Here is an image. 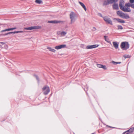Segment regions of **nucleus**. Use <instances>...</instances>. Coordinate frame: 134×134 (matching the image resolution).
Here are the masks:
<instances>
[{"instance_id":"nucleus-14","label":"nucleus","mask_w":134,"mask_h":134,"mask_svg":"<svg viewBox=\"0 0 134 134\" xmlns=\"http://www.w3.org/2000/svg\"><path fill=\"white\" fill-rule=\"evenodd\" d=\"M114 20H116L118 22L120 23H125V21L122 20L119 18H115Z\"/></svg>"},{"instance_id":"nucleus-33","label":"nucleus","mask_w":134,"mask_h":134,"mask_svg":"<svg viewBox=\"0 0 134 134\" xmlns=\"http://www.w3.org/2000/svg\"><path fill=\"white\" fill-rule=\"evenodd\" d=\"M0 43H1V44H3L5 43H4L3 42H1Z\"/></svg>"},{"instance_id":"nucleus-20","label":"nucleus","mask_w":134,"mask_h":134,"mask_svg":"<svg viewBox=\"0 0 134 134\" xmlns=\"http://www.w3.org/2000/svg\"><path fill=\"white\" fill-rule=\"evenodd\" d=\"M118 0H108V3H112L114 2H115L118 1Z\"/></svg>"},{"instance_id":"nucleus-30","label":"nucleus","mask_w":134,"mask_h":134,"mask_svg":"<svg viewBox=\"0 0 134 134\" xmlns=\"http://www.w3.org/2000/svg\"><path fill=\"white\" fill-rule=\"evenodd\" d=\"M129 2L131 4L134 3V0H129Z\"/></svg>"},{"instance_id":"nucleus-3","label":"nucleus","mask_w":134,"mask_h":134,"mask_svg":"<svg viewBox=\"0 0 134 134\" xmlns=\"http://www.w3.org/2000/svg\"><path fill=\"white\" fill-rule=\"evenodd\" d=\"M42 90L44 95H47L50 91L49 87L47 86H44L42 88Z\"/></svg>"},{"instance_id":"nucleus-10","label":"nucleus","mask_w":134,"mask_h":134,"mask_svg":"<svg viewBox=\"0 0 134 134\" xmlns=\"http://www.w3.org/2000/svg\"><path fill=\"white\" fill-rule=\"evenodd\" d=\"M23 32L22 31H14V32H8V33L5 34H4V35H4V36H5V35L9 34H13V33L15 34L16 33L22 32ZM2 35H0V36Z\"/></svg>"},{"instance_id":"nucleus-24","label":"nucleus","mask_w":134,"mask_h":134,"mask_svg":"<svg viewBox=\"0 0 134 134\" xmlns=\"http://www.w3.org/2000/svg\"><path fill=\"white\" fill-rule=\"evenodd\" d=\"M110 4L109 3H108V0H107V1H105L103 3V5H106L108 4Z\"/></svg>"},{"instance_id":"nucleus-4","label":"nucleus","mask_w":134,"mask_h":134,"mask_svg":"<svg viewBox=\"0 0 134 134\" xmlns=\"http://www.w3.org/2000/svg\"><path fill=\"white\" fill-rule=\"evenodd\" d=\"M76 16L75 14L73 12H71L70 14V16L71 19V24H72L74 22L75 19V17Z\"/></svg>"},{"instance_id":"nucleus-32","label":"nucleus","mask_w":134,"mask_h":134,"mask_svg":"<svg viewBox=\"0 0 134 134\" xmlns=\"http://www.w3.org/2000/svg\"><path fill=\"white\" fill-rule=\"evenodd\" d=\"M131 7L133 8H134V3L131 4Z\"/></svg>"},{"instance_id":"nucleus-19","label":"nucleus","mask_w":134,"mask_h":134,"mask_svg":"<svg viewBox=\"0 0 134 134\" xmlns=\"http://www.w3.org/2000/svg\"><path fill=\"white\" fill-rule=\"evenodd\" d=\"M124 3V2L123 0H121L119 4V7L120 8H121V7H122Z\"/></svg>"},{"instance_id":"nucleus-13","label":"nucleus","mask_w":134,"mask_h":134,"mask_svg":"<svg viewBox=\"0 0 134 134\" xmlns=\"http://www.w3.org/2000/svg\"><path fill=\"white\" fill-rule=\"evenodd\" d=\"M62 21H57V20H53L51 21H48V23H60Z\"/></svg>"},{"instance_id":"nucleus-25","label":"nucleus","mask_w":134,"mask_h":134,"mask_svg":"<svg viewBox=\"0 0 134 134\" xmlns=\"http://www.w3.org/2000/svg\"><path fill=\"white\" fill-rule=\"evenodd\" d=\"M126 6H127V7H131V4L130 3H127L125 4V5Z\"/></svg>"},{"instance_id":"nucleus-5","label":"nucleus","mask_w":134,"mask_h":134,"mask_svg":"<svg viewBox=\"0 0 134 134\" xmlns=\"http://www.w3.org/2000/svg\"><path fill=\"white\" fill-rule=\"evenodd\" d=\"M41 28V27L39 26L30 27H29L25 28L24 29L27 30H31L34 29H39Z\"/></svg>"},{"instance_id":"nucleus-27","label":"nucleus","mask_w":134,"mask_h":134,"mask_svg":"<svg viewBox=\"0 0 134 134\" xmlns=\"http://www.w3.org/2000/svg\"><path fill=\"white\" fill-rule=\"evenodd\" d=\"M107 37L106 36H104V38L105 40V41H107V42H109L108 41L109 40V39L108 38H107H107H106Z\"/></svg>"},{"instance_id":"nucleus-12","label":"nucleus","mask_w":134,"mask_h":134,"mask_svg":"<svg viewBox=\"0 0 134 134\" xmlns=\"http://www.w3.org/2000/svg\"><path fill=\"white\" fill-rule=\"evenodd\" d=\"M16 29V27H14V28H9V29H6L5 30H1V32H5L6 31H9L11 30H13L15 29Z\"/></svg>"},{"instance_id":"nucleus-23","label":"nucleus","mask_w":134,"mask_h":134,"mask_svg":"<svg viewBox=\"0 0 134 134\" xmlns=\"http://www.w3.org/2000/svg\"><path fill=\"white\" fill-rule=\"evenodd\" d=\"M35 2L37 3L40 4L42 2V1L41 0H36Z\"/></svg>"},{"instance_id":"nucleus-17","label":"nucleus","mask_w":134,"mask_h":134,"mask_svg":"<svg viewBox=\"0 0 134 134\" xmlns=\"http://www.w3.org/2000/svg\"><path fill=\"white\" fill-rule=\"evenodd\" d=\"M113 8L114 9H118L119 8L118 5L116 4H114L113 5Z\"/></svg>"},{"instance_id":"nucleus-2","label":"nucleus","mask_w":134,"mask_h":134,"mask_svg":"<svg viewBox=\"0 0 134 134\" xmlns=\"http://www.w3.org/2000/svg\"><path fill=\"white\" fill-rule=\"evenodd\" d=\"M120 47L122 49L126 50L129 48V45L128 42H122L121 43Z\"/></svg>"},{"instance_id":"nucleus-8","label":"nucleus","mask_w":134,"mask_h":134,"mask_svg":"<svg viewBox=\"0 0 134 134\" xmlns=\"http://www.w3.org/2000/svg\"><path fill=\"white\" fill-rule=\"evenodd\" d=\"M99 46L98 44H94L91 46H88L86 47L87 49H90L96 48Z\"/></svg>"},{"instance_id":"nucleus-18","label":"nucleus","mask_w":134,"mask_h":134,"mask_svg":"<svg viewBox=\"0 0 134 134\" xmlns=\"http://www.w3.org/2000/svg\"><path fill=\"white\" fill-rule=\"evenodd\" d=\"M79 2V3L81 5L82 7L83 8L85 11H86V8L85 5L83 3L80 2Z\"/></svg>"},{"instance_id":"nucleus-1","label":"nucleus","mask_w":134,"mask_h":134,"mask_svg":"<svg viewBox=\"0 0 134 134\" xmlns=\"http://www.w3.org/2000/svg\"><path fill=\"white\" fill-rule=\"evenodd\" d=\"M116 13L118 15L122 18L127 19L130 18V16L129 15L124 13L122 12L118 11Z\"/></svg>"},{"instance_id":"nucleus-29","label":"nucleus","mask_w":134,"mask_h":134,"mask_svg":"<svg viewBox=\"0 0 134 134\" xmlns=\"http://www.w3.org/2000/svg\"><path fill=\"white\" fill-rule=\"evenodd\" d=\"M123 57L125 58H127L130 57L129 55H124Z\"/></svg>"},{"instance_id":"nucleus-6","label":"nucleus","mask_w":134,"mask_h":134,"mask_svg":"<svg viewBox=\"0 0 134 134\" xmlns=\"http://www.w3.org/2000/svg\"><path fill=\"white\" fill-rule=\"evenodd\" d=\"M123 11L126 12H131V10L130 8L125 5L124 7H121L120 8Z\"/></svg>"},{"instance_id":"nucleus-28","label":"nucleus","mask_w":134,"mask_h":134,"mask_svg":"<svg viewBox=\"0 0 134 134\" xmlns=\"http://www.w3.org/2000/svg\"><path fill=\"white\" fill-rule=\"evenodd\" d=\"M97 66L99 68H102V65H101L100 64H97Z\"/></svg>"},{"instance_id":"nucleus-26","label":"nucleus","mask_w":134,"mask_h":134,"mask_svg":"<svg viewBox=\"0 0 134 134\" xmlns=\"http://www.w3.org/2000/svg\"><path fill=\"white\" fill-rule=\"evenodd\" d=\"M112 62L114 64H115V65L117 64H120V62H115L114 61H112Z\"/></svg>"},{"instance_id":"nucleus-15","label":"nucleus","mask_w":134,"mask_h":134,"mask_svg":"<svg viewBox=\"0 0 134 134\" xmlns=\"http://www.w3.org/2000/svg\"><path fill=\"white\" fill-rule=\"evenodd\" d=\"M47 48L50 51L54 53H55L56 51V50L55 49L49 47H47Z\"/></svg>"},{"instance_id":"nucleus-11","label":"nucleus","mask_w":134,"mask_h":134,"mask_svg":"<svg viewBox=\"0 0 134 134\" xmlns=\"http://www.w3.org/2000/svg\"><path fill=\"white\" fill-rule=\"evenodd\" d=\"M134 130V128H132L128 130L127 131L125 132H124V134H130L129 132L131 133Z\"/></svg>"},{"instance_id":"nucleus-34","label":"nucleus","mask_w":134,"mask_h":134,"mask_svg":"<svg viewBox=\"0 0 134 134\" xmlns=\"http://www.w3.org/2000/svg\"><path fill=\"white\" fill-rule=\"evenodd\" d=\"M6 46L7 47H8V46L7 45H6Z\"/></svg>"},{"instance_id":"nucleus-7","label":"nucleus","mask_w":134,"mask_h":134,"mask_svg":"<svg viewBox=\"0 0 134 134\" xmlns=\"http://www.w3.org/2000/svg\"><path fill=\"white\" fill-rule=\"evenodd\" d=\"M104 19L106 23L110 24L111 25H112V22L110 19L108 18L107 17H105L104 18Z\"/></svg>"},{"instance_id":"nucleus-31","label":"nucleus","mask_w":134,"mask_h":134,"mask_svg":"<svg viewBox=\"0 0 134 134\" xmlns=\"http://www.w3.org/2000/svg\"><path fill=\"white\" fill-rule=\"evenodd\" d=\"M102 68L104 69H107V68L106 67V66L103 65H102Z\"/></svg>"},{"instance_id":"nucleus-22","label":"nucleus","mask_w":134,"mask_h":134,"mask_svg":"<svg viewBox=\"0 0 134 134\" xmlns=\"http://www.w3.org/2000/svg\"><path fill=\"white\" fill-rule=\"evenodd\" d=\"M117 27H118V30H122L123 29L121 25H118L117 26Z\"/></svg>"},{"instance_id":"nucleus-9","label":"nucleus","mask_w":134,"mask_h":134,"mask_svg":"<svg viewBox=\"0 0 134 134\" xmlns=\"http://www.w3.org/2000/svg\"><path fill=\"white\" fill-rule=\"evenodd\" d=\"M66 47V45L65 44L61 45L58 46H57L55 47V48L57 49H59L62 48H65Z\"/></svg>"},{"instance_id":"nucleus-21","label":"nucleus","mask_w":134,"mask_h":134,"mask_svg":"<svg viewBox=\"0 0 134 134\" xmlns=\"http://www.w3.org/2000/svg\"><path fill=\"white\" fill-rule=\"evenodd\" d=\"M67 33L65 31H62L60 32V34L61 36H65Z\"/></svg>"},{"instance_id":"nucleus-16","label":"nucleus","mask_w":134,"mask_h":134,"mask_svg":"<svg viewBox=\"0 0 134 134\" xmlns=\"http://www.w3.org/2000/svg\"><path fill=\"white\" fill-rule=\"evenodd\" d=\"M113 44L114 47L116 49H117L118 47V44L116 42H113Z\"/></svg>"}]
</instances>
